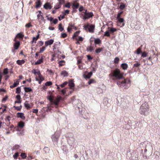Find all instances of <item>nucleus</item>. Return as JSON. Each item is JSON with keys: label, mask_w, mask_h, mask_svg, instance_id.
<instances>
[{"label": "nucleus", "mask_w": 160, "mask_h": 160, "mask_svg": "<svg viewBox=\"0 0 160 160\" xmlns=\"http://www.w3.org/2000/svg\"><path fill=\"white\" fill-rule=\"evenodd\" d=\"M124 73L121 72L118 68L115 69L109 75L113 80H115V78L117 79H122L123 78Z\"/></svg>", "instance_id": "f257e3e1"}, {"label": "nucleus", "mask_w": 160, "mask_h": 160, "mask_svg": "<svg viewBox=\"0 0 160 160\" xmlns=\"http://www.w3.org/2000/svg\"><path fill=\"white\" fill-rule=\"evenodd\" d=\"M149 106L148 103L145 102L142 104L139 110V112L141 115H143L145 116L148 115L149 113Z\"/></svg>", "instance_id": "f03ea898"}, {"label": "nucleus", "mask_w": 160, "mask_h": 160, "mask_svg": "<svg viewBox=\"0 0 160 160\" xmlns=\"http://www.w3.org/2000/svg\"><path fill=\"white\" fill-rule=\"evenodd\" d=\"M131 80L129 78H127L122 81H119L117 82L118 86L124 87L125 89H128L130 86Z\"/></svg>", "instance_id": "7ed1b4c3"}, {"label": "nucleus", "mask_w": 160, "mask_h": 160, "mask_svg": "<svg viewBox=\"0 0 160 160\" xmlns=\"http://www.w3.org/2000/svg\"><path fill=\"white\" fill-rule=\"evenodd\" d=\"M82 13H83L81 14L80 17L83 20L88 19L92 18L94 16L92 12H88L87 9H86L85 11L83 12Z\"/></svg>", "instance_id": "20e7f679"}, {"label": "nucleus", "mask_w": 160, "mask_h": 160, "mask_svg": "<svg viewBox=\"0 0 160 160\" xmlns=\"http://www.w3.org/2000/svg\"><path fill=\"white\" fill-rule=\"evenodd\" d=\"M84 28L86 31H88V32L91 33L94 32L95 25L90 24H87L83 26Z\"/></svg>", "instance_id": "39448f33"}, {"label": "nucleus", "mask_w": 160, "mask_h": 160, "mask_svg": "<svg viewBox=\"0 0 160 160\" xmlns=\"http://www.w3.org/2000/svg\"><path fill=\"white\" fill-rule=\"evenodd\" d=\"M60 137V133L58 132H55L51 137L52 141L54 143H58Z\"/></svg>", "instance_id": "423d86ee"}, {"label": "nucleus", "mask_w": 160, "mask_h": 160, "mask_svg": "<svg viewBox=\"0 0 160 160\" xmlns=\"http://www.w3.org/2000/svg\"><path fill=\"white\" fill-rule=\"evenodd\" d=\"M14 41L15 42L14 44V48L15 49L17 50L20 46V43L19 41H17L16 40V38H15Z\"/></svg>", "instance_id": "0eeeda50"}, {"label": "nucleus", "mask_w": 160, "mask_h": 160, "mask_svg": "<svg viewBox=\"0 0 160 160\" xmlns=\"http://www.w3.org/2000/svg\"><path fill=\"white\" fill-rule=\"evenodd\" d=\"M44 56L42 55L40 59L38 60L34 63L35 65H39L42 63L43 62Z\"/></svg>", "instance_id": "6e6552de"}, {"label": "nucleus", "mask_w": 160, "mask_h": 160, "mask_svg": "<svg viewBox=\"0 0 160 160\" xmlns=\"http://www.w3.org/2000/svg\"><path fill=\"white\" fill-rule=\"evenodd\" d=\"M38 77H37L35 78L36 81L41 80V81H43L44 80V78L42 76L41 72H38Z\"/></svg>", "instance_id": "1a4fd4ad"}, {"label": "nucleus", "mask_w": 160, "mask_h": 160, "mask_svg": "<svg viewBox=\"0 0 160 160\" xmlns=\"http://www.w3.org/2000/svg\"><path fill=\"white\" fill-rule=\"evenodd\" d=\"M62 98L61 97H57L55 100L53 101L52 103H53L54 105H57L58 104L59 102Z\"/></svg>", "instance_id": "9d476101"}, {"label": "nucleus", "mask_w": 160, "mask_h": 160, "mask_svg": "<svg viewBox=\"0 0 160 160\" xmlns=\"http://www.w3.org/2000/svg\"><path fill=\"white\" fill-rule=\"evenodd\" d=\"M24 37V35L23 32H20L18 33L16 35L15 38L16 40L17 38L21 39L22 40Z\"/></svg>", "instance_id": "9b49d317"}, {"label": "nucleus", "mask_w": 160, "mask_h": 160, "mask_svg": "<svg viewBox=\"0 0 160 160\" xmlns=\"http://www.w3.org/2000/svg\"><path fill=\"white\" fill-rule=\"evenodd\" d=\"M43 7L46 9H50L52 8V7L49 3L47 2L44 4Z\"/></svg>", "instance_id": "f8f14e48"}, {"label": "nucleus", "mask_w": 160, "mask_h": 160, "mask_svg": "<svg viewBox=\"0 0 160 160\" xmlns=\"http://www.w3.org/2000/svg\"><path fill=\"white\" fill-rule=\"evenodd\" d=\"M117 19L118 20V22L120 23V26L123 27L124 25L125 24L123 23L124 20L123 18H117Z\"/></svg>", "instance_id": "ddd939ff"}, {"label": "nucleus", "mask_w": 160, "mask_h": 160, "mask_svg": "<svg viewBox=\"0 0 160 160\" xmlns=\"http://www.w3.org/2000/svg\"><path fill=\"white\" fill-rule=\"evenodd\" d=\"M68 86L70 87V88L74 90L73 88L75 86V84L72 80H70L68 82Z\"/></svg>", "instance_id": "4468645a"}, {"label": "nucleus", "mask_w": 160, "mask_h": 160, "mask_svg": "<svg viewBox=\"0 0 160 160\" xmlns=\"http://www.w3.org/2000/svg\"><path fill=\"white\" fill-rule=\"evenodd\" d=\"M54 42V40L52 39H50L48 40L45 42V46L47 47L48 45H50L52 44Z\"/></svg>", "instance_id": "2eb2a0df"}, {"label": "nucleus", "mask_w": 160, "mask_h": 160, "mask_svg": "<svg viewBox=\"0 0 160 160\" xmlns=\"http://www.w3.org/2000/svg\"><path fill=\"white\" fill-rule=\"evenodd\" d=\"M77 2L75 1L72 4V7L73 9H77L79 6V3H77Z\"/></svg>", "instance_id": "dca6fc26"}, {"label": "nucleus", "mask_w": 160, "mask_h": 160, "mask_svg": "<svg viewBox=\"0 0 160 160\" xmlns=\"http://www.w3.org/2000/svg\"><path fill=\"white\" fill-rule=\"evenodd\" d=\"M17 117L21 118L22 120H24L25 117L24 116V113L21 112H18L17 115Z\"/></svg>", "instance_id": "f3484780"}, {"label": "nucleus", "mask_w": 160, "mask_h": 160, "mask_svg": "<svg viewBox=\"0 0 160 160\" xmlns=\"http://www.w3.org/2000/svg\"><path fill=\"white\" fill-rule=\"evenodd\" d=\"M16 82H15L13 85H11L10 87V88H13L14 87H17L19 84V79H17L16 80Z\"/></svg>", "instance_id": "a211bd4d"}, {"label": "nucleus", "mask_w": 160, "mask_h": 160, "mask_svg": "<svg viewBox=\"0 0 160 160\" xmlns=\"http://www.w3.org/2000/svg\"><path fill=\"white\" fill-rule=\"evenodd\" d=\"M24 105L25 107L27 109H29L32 108L31 106L28 103V101H26L24 103Z\"/></svg>", "instance_id": "6ab92c4d"}, {"label": "nucleus", "mask_w": 160, "mask_h": 160, "mask_svg": "<svg viewBox=\"0 0 160 160\" xmlns=\"http://www.w3.org/2000/svg\"><path fill=\"white\" fill-rule=\"evenodd\" d=\"M92 75V72H89L87 74H83V77L85 78L89 79L90 78L91 76Z\"/></svg>", "instance_id": "aec40b11"}, {"label": "nucleus", "mask_w": 160, "mask_h": 160, "mask_svg": "<svg viewBox=\"0 0 160 160\" xmlns=\"http://www.w3.org/2000/svg\"><path fill=\"white\" fill-rule=\"evenodd\" d=\"M24 89L25 92H32V89L28 87H25L24 88Z\"/></svg>", "instance_id": "412c9836"}, {"label": "nucleus", "mask_w": 160, "mask_h": 160, "mask_svg": "<svg viewBox=\"0 0 160 160\" xmlns=\"http://www.w3.org/2000/svg\"><path fill=\"white\" fill-rule=\"evenodd\" d=\"M39 38V34L37 35L36 37H33L32 38V41L31 42L32 44L34 42L35 43H36V41L38 40V39Z\"/></svg>", "instance_id": "4be33fe9"}, {"label": "nucleus", "mask_w": 160, "mask_h": 160, "mask_svg": "<svg viewBox=\"0 0 160 160\" xmlns=\"http://www.w3.org/2000/svg\"><path fill=\"white\" fill-rule=\"evenodd\" d=\"M36 6L35 8H40L42 5V3L40 0H38L35 2Z\"/></svg>", "instance_id": "5701e85b"}, {"label": "nucleus", "mask_w": 160, "mask_h": 160, "mask_svg": "<svg viewBox=\"0 0 160 160\" xmlns=\"http://www.w3.org/2000/svg\"><path fill=\"white\" fill-rule=\"evenodd\" d=\"M94 43L95 44L100 45L102 43L101 40L98 38H97L94 39Z\"/></svg>", "instance_id": "b1692460"}, {"label": "nucleus", "mask_w": 160, "mask_h": 160, "mask_svg": "<svg viewBox=\"0 0 160 160\" xmlns=\"http://www.w3.org/2000/svg\"><path fill=\"white\" fill-rule=\"evenodd\" d=\"M121 66L123 70H127L128 68V65L126 63H123L122 64Z\"/></svg>", "instance_id": "393cba45"}, {"label": "nucleus", "mask_w": 160, "mask_h": 160, "mask_svg": "<svg viewBox=\"0 0 160 160\" xmlns=\"http://www.w3.org/2000/svg\"><path fill=\"white\" fill-rule=\"evenodd\" d=\"M25 62L24 60H18L16 61V63L18 65L21 66L22 64H23Z\"/></svg>", "instance_id": "a878e982"}, {"label": "nucleus", "mask_w": 160, "mask_h": 160, "mask_svg": "<svg viewBox=\"0 0 160 160\" xmlns=\"http://www.w3.org/2000/svg\"><path fill=\"white\" fill-rule=\"evenodd\" d=\"M18 127L20 128H22L25 126V123L22 121H20L18 123Z\"/></svg>", "instance_id": "bb28decb"}, {"label": "nucleus", "mask_w": 160, "mask_h": 160, "mask_svg": "<svg viewBox=\"0 0 160 160\" xmlns=\"http://www.w3.org/2000/svg\"><path fill=\"white\" fill-rule=\"evenodd\" d=\"M61 75L65 77L68 76V73L66 71L63 70L62 72Z\"/></svg>", "instance_id": "cd10ccee"}, {"label": "nucleus", "mask_w": 160, "mask_h": 160, "mask_svg": "<svg viewBox=\"0 0 160 160\" xmlns=\"http://www.w3.org/2000/svg\"><path fill=\"white\" fill-rule=\"evenodd\" d=\"M65 62L64 60H61V61H59L58 62V64H59V67H61L62 66L64 65L65 63Z\"/></svg>", "instance_id": "c85d7f7f"}, {"label": "nucleus", "mask_w": 160, "mask_h": 160, "mask_svg": "<svg viewBox=\"0 0 160 160\" xmlns=\"http://www.w3.org/2000/svg\"><path fill=\"white\" fill-rule=\"evenodd\" d=\"M103 48H97L95 50V52L96 53L98 54L100 52L103 50Z\"/></svg>", "instance_id": "c756f323"}, {"label": "nucleus", "mask_w": 160, "mask_h": 160, "mask_svg": "<svg viewBox=\"0 0 160 160\" xmlns=\"http://www.w3.org/2000/svg\"><path fill=\"white\" fill-rule=\"evenodd\" d=\"M93 50V46H91L88 47L87 48V51H89L90 52H92Z\"/></svg>", "instance_id": "7c9ffc66"}, {"label": "nucleus", "mask_w": 160, "mask_h": 160, "mask_svg": "<svg viewBox=\"0 0 160 160\" xmlns=\"http://www.w3.org/2000/svg\"><path fill=\"white\" fill-rule=\"evenodd\" d=\"M53 96L52 95L48 96L47 97L48 99L50 101V102L51 103H52L53 102Z\"/></svg>", "instance_id": "2f4dec72"}, {"label": "nucleus", "mask_w": 160, "mask_h": 160, "mask_svg": "<svg viewBox=\"0 0 160 160\" xmlns=\"http://www.w3.org/2000/svg\"><path fill=\"white\" fill-rule=\"evenodd\" d=\"M19 153L18 152H17L15 153L14 155H13V158L15 159H17L18 157L19 156Z\"/></svg>", "instance_id": "473e14b6"}, {"label": "nucleus", "mask_w": 160, "mask_h": 160, "mask_svg": "<svg viewBox=\"0 0 160 160\" xmlns=\"http://www.w3.org/2000/svg\"><path fill=\"white\" fill-rule=\"evenodd\" d=\"M80 31H77L74 34L73 36H72V38H74L75 37L78 36L79 34L80 33Z\"/></svg>", "instance_id": "72a5a7b5"}, {"label": "nucleus", "mask_w": 160, "mask_h": 160, "mask_svg": "<svg viewBox=\"0 0 160 160\" xmlns=\"http://www.w3.org/2000/svg\"><path fill=\"white\" fill-rule=\"evenodd\" d=\"M119 61H120L119 58L118 57H116L114 59V63L116 64H118V63Z\"/></svg>", "instance_id": "f704fd0d"}, {"label": "nucleus", "mask_w": 160, "mask_h": 160, "mask_svg": "<svg viewBox=\"0 0 160 160\" xmlns=\"http://www.w3.org/2000/svg\"><path fill=\"white\" fill-rule=\"evenodd\" d=\"M126 7L125 4L122 3H121V5L119 7V8L121 10H123Z\"/></svg>", "instance_id": "c9c22d12"}, {"label": "nucleus", "mask_w": 160, "mask_h": 160, "mask_svg": "<svg viewBox=\"0 0 160 160\" xmlns=\"http://www.w3.org/2000/svg\"><path fill=\"white\" fill-rule=\"evenodd\" d=\"M20 147L18 145H15L12 148V150H18L19 148Z\"/></svg>", "instance_id": "e433bc0d"}, {"label": "nucleus", "mask_w": 160, "mask_h": 160, "mask_svg": "<svg viewBox=\"0 0 160 160\" xmlns=\"http://www.w3.org/2000/svg\"><path fill=\"white\" fill-rule=\"evenodd\" d=\"M96 82L95 80L93 79H91L89 80V81L88 82V84L89 85H90L92 83H95Z\"/></svg>", "instance_id": "4c0bfd02"}, {"label": "nucleus", "mask_w": 160, "mask_h": 160, "mask_svg": "<svg viewBox=\"0 0 160 160\" xmlns=\"http://www.w3.org/2000/svg\"><path fill=\"white\" fill-rule=\"evenodd\" d=\"M46 47V46H42L41 48L40 49V50L39 51V52H40V53H42L44 52V51L45 50Z\"/></svg>", "instance_id": "58836bf2"}, {"label": "nucleus", "mask_w": 160, "mask_h": 160, "mask_svg": "<svg viewBox=\"0 0 160 160\" xmlns=\"http://www.w3.org/2000/svg\"><path fill=\"white\" fill-rule=\"evenodd\" d=\"M21 92L20 87H18L16 88V93L19 94Z\"/></svg>", "instance_id": "ea45409f"}, {"label": "nucleus", "mask_w": 160, "mask_h": 160, "mask_svg": "<svg viewBox=\"0 0 160 160\" xmlns=\"http://www.w3.org/2000/svg\"><path fill=\"white\" fill-rule=\"evenodd\" d=\"M136 63L134 64L133 65V67H138L140 65V63L138 62V61H135Z\"/></svg>", "instance_id": "a19ab883"}, {"label": "nucleus", "mask_w": 160, "mask_h": 160, "mask_svg": "<svg viewBox=\"0 0 160 160\" xmlns=\"http://www.w3.org/2000/svg\"><path fill=\"white\" fill-rule=\"evenodd\" d=\"M117 31V29L114 28H111L109 30L110 32L111 33H113Z\"/></svg>", "instance_id": "79ce46f5"}, {"label": "nucleus", "mask_w": 160, "mask_h": 160, "mask_svg": "<svg viewBox=\"0 0 160 160\" xmlns=\"http://www.w3.org/2000/svg\"><path fill=\"white\" fill-rule=\"evenodd\" d=\"M142 52L141 48H139L136 50V53L137 54H139Z\"/></svg>", "instance_id": "37998d69"}, {"label": "nucleus", "mask_w": 160, "mask_h": 160, "mask_svg": "<svg viewBox=\"0 0 160 160\" xmlns=\"http://www.w3.org/2000/svg\"><path fill=\"white\" fill-rule=\"evenodd\" d=\"M147 55L148 53L144 51L142 53L141 56L143 58H145L147 56Z\"/></svg>", "instance_id": "c03bdc74"}, {"label": "nucleus", "mask_w": 160, "mask_h": 160, "mask_svg": "<svg viewBox=\"0 0 160 160\" xmlns=\"http://www.w3.org/2000/svg\"><path fill=\"white\" fill-rule=\"evenodd\" d=\"M22 159H25L27 157L26 154L25 153H22L20 155Z\"/></svg>", "instance_id": "a18cd8bd"}, {"label": "nucleus", "mask_w": 160, "mask_h": 160, "mask_svg": "<svg viewBox=\"0 0 160 160\" xmlns=\"http://www.w3.org/2000/svg\"><path fill=\"white\" fill-rule=\"evenodd\" d=\"M67 36V34L65 33H62L61 34V37L62 38H65Z\"/></svg>", "instance_id": "49530a36"}, {"label": "nucleus", "mask_w": 160, "mask_h": 160, "mask_svg": "<svg viewBox=\"0 0 160 160\" xmlns=\"http://www.w3.org/2000/svg\"><path fill=\"white\" fill-rule=\"evenodd\" d=\"M22 106L21 105L20 106H14V108L16 110H17L18 111H20L22 108Z\"/></svg>", "instance_id": "de8ad7c7"}, {"label": "nucleus", "mask_w": 160, "mask_h": 160, "mask_svg": "<svg viewBox=\"0 0 160 160\" xmlns=\"http://www.w3.org/2000/svg\"><path fill=\"white\" fill-rule=\"evenodd\" d=\"M68 82L67 81L64 82L63 83L60 85V86L62 88H63L67 84Z\"/></svg>", "instance_id": "09e8293b"}, {"label": "nucleus", "mask_w": 160, "mask_h": 160, "mask_svg": "<svg viewBox=\"0 0 160 160\" xmlns=\"http://www.w3.org/2000/svg\"><path fill=\"white\" fill-rule=\"evenodd\" d=\"M104 36L110 37V34L109 32L108 31H107L105 32Z\"/></svg>", "instance_id": "8fccbe9b"}, {"label": "nucleus", "mask_w": 160, "mask_h": 160, "mask_svg": "<svg viewBox=\"0 0 160 160\" xmlns=\"http://www.w3.org/2000/svg\"><path fill=\"white\" fill-rule=\"evenodd\" d=\"M52 83L51 81H48L46 82L45 83L46 86H50L52 84Z\"/></svg>", "instance_id": "3c124183"}, {"label": "nucleus", "mask_w": 160, "mask_h": 160, "mask_svg": "<svg viewBox=\"0 0 160 160\" xmlns=\"http://www.w3.org/2000/svg\"><path fill=\"white\" fill-rule=\"evenodd\" d=\"M61 5H59V3H57L54 7V8L55 9H58L61 7Z\"/></svg>", "instance_id": "603ef678"}, {"label": "nucleus", "mask_w": 160, "mask_h": 160, "mask_svg": "<svg viewBox=\"0 0 160 160\" xmlns=\"http://www.w3.org/2000/svg\"><path fill=\"white\" fill-rule=\"evenodd\" d=\"M123 11H122L119 13H118L117 15V18H121V15L122 14Z\"/></svg>", "instance_id": "864d4df0"}, {"label": "nucleus", "mask_w": 160, "mask_h": 160, "mask_svg": "<svg viewBox=\"0 0 160 160\" xmlns=\"http://www.w3.org/2000/svg\"><path fill=\"white\" fill-rule=\"evenodd\" d=\"M25 27L28 28L30 27H32V25H31V23H28L26 24Z\"/></svg>", "instance_id": "5fc2aeb1"}, {"label": "nucleus", "mask_w": 160, "mask_h": 160, "mask_svg": "<svg viewBox=\"0 0 160 160\" xmlns=\"http://www.w3.org/2000/svg\"><path fill=\"white\" fill-rule=\"evenodd\" d=\"M59 29L60 31H62L64 30V28L62 27V24H60L59 25Z\"/></svg>", "instance_id": "6e6d98bb"}, {"label": "nucleus", "mask_w": 160, "mask_h": 160, "mask_svg": "<svg viewBox=\"0 0 160 160\" xmlns=\"http://www.w3.org/2000/svg\"><path fill=\"white\" fill-rule=\"evenodd\" d=\"M84 10V8L82 6H80L78 9L79 11L80 12H81Z\"/></svg>", "instance_id": "4d7b16f0"}, {"label": "nucleus", "mask_w": 160, "mask_h": 160, "mask_svg": "<svg viewBox=\"0 0 160 160\" xmlns=\"http://www.w3.org/2000/svg\"><path fill=\"white\" fill-rule=\"evenodd\" d=\"M69 27L71 28H72V29H73L74 28H75L76 29V27H75L74 24H72V23H69Z\"/></svg>", "instance_id": "13d9d810"}, {"label": "nucleus", "mask_w": 160, "mask_h": 160, "mask_svg": "<svg viewBox=\"0 0 160 160\" xmlns=\"http://www.w3.org/2000/svg\"><path fill=\"white\" fill-rule=\"evenodd\" d=\"M76 40H78L79 41H82L83 40V38H82L81 36H79L78 37V38H76Z\"/></svg>", "instance_id": "bf43d9fd"}, {"label": "nucleus", "mask_w": 160, "mask_h": 160, "mask_svg": "<svg viewBox=\"0 0 160 160\" xmlns=\"http://www.w3.org/2000/svg\"><path fill=\"white\" fill-rule=\"evenodd\" d=\"M59 5H62L64 4L65 2V0H58Z\"/></svg>", "instance_id": "052dcab7"}, {"label": "nucleus", "mask_w": 160, "mask_h": 160, "mask_svg": "<svg viewBox=\"0 0 160 160\" xmlns=\"http://www.w3.org/2000/svg\"><path fill=\"white\" fill-rule=\"evenodd\" d=\"M70 11L68 10H66L64 12H62V13L63 14H65V15L67 14H68L69 13Z\"/></svg>", "instance_id": "680f3d73"}, {"label": "nucleus", "mask_w": 160, "mask_h": 160, "mask_svg": "<svg viewBox=\"0 0 160 160\" xmlns=\"http://www.w3.org/2000/svg\"><path fill=\"white\" fill-rule=\"evenodd\" d=\"M3 73L5 74H7L8 73V69L7 68H6L3 70Z\"/></svg>", "instance_id": "e2e57ef3"}, {"label": "nucleus", "mask_w": 160, "mask_h": 160, "mask_svg": "<svg viewBox=\"0 0 160 160\" xmlns=\"http://www.w3.org/2000/svg\"><path fill=\"white\" fill-rule=\"evenodd\" d=\"M38 72H40V71H38V72L36 71V69H33L32 70V72L34 74H37L38 75Z\"/></svg>", "instance_id": "0e129e2a"}, {"label": "nucleus", "mask_w": 160, "mask_h": 160, "mask_svg": "<svg viewBox=\"0 0 160 160\" xmlns=\"http://www.w3.org/2000/svg\"><path fill=\"white\" fill-rule=\"evenodd\" d=\"M64 6L66 8H69L70 7V3L69 2L67 3L66 4L64 5Z\"/></svg>", "instance_id": "69168bd1"}, {"label": "nucleus", "mask_w": 160, "mask_h": 160, "mask_svg": "<svg viewBox=\"0 0 160 160\" xmlns=\"http://www.w3.org/2000/svg\"><path fill=\"white\" fill-rule=\"evenodd\" d=\"M8 98V96H6L2 100V102H5L7 100V99Z\"/></svg>", "instance_id": "338daca9"}, {"label": "nucleus", "mask_w": 160, "mask_h": 160, "mask_svg": "<svg viewBox=\"0 0 160 160\" xmlns=\"http://www.w3.org/2000/svg\"><path fill=\"white\" fill-rule=\"evenodd\" d=\"M10 118H11V117L10 116H7L6 117V118H5V120L6 121L7 120V121H8L9 122L10 120Z\"/></svg>", "instance_id": "774afa93"}]
</instances>
